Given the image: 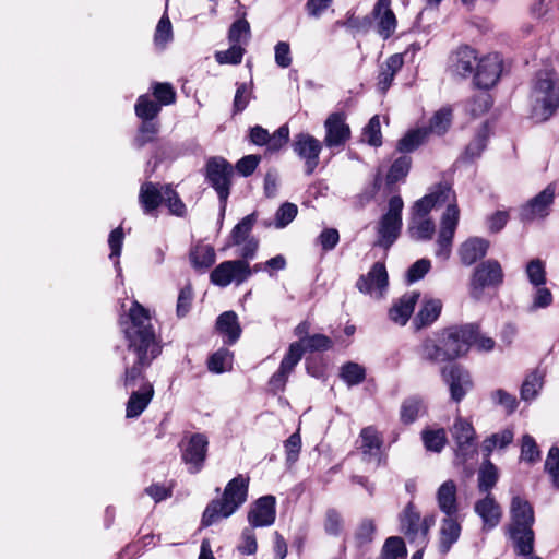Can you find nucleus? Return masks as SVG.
Here are the masks:
<instances>
[{"mask_svg":"<svg viewBox=\"0 0 559 559\" xmlns=\"http://www.w3.org/2000/svg\"><path fill=\"white\" fill-rule=\"evenodd\" d=\"M424 411L423 400L417 396L406 399L401 406V420L409 425L414 423Z\"/></svg>","mask_w":559,"mask_h":559,"instance_id":"obj_52","label":"nucleus"},{"mask_svg":"<svg viewBox=\"0 0 559 559\" xmlns=\"http://www.w3.org/2000/svg\"><path fill=\"white\" fill-rule=\"evenodd\" d=\"M389 283L384 263L376 262L366 275H361L356 286L360 293L381 297Z\"/></svg>","mask_w":559,"mask_h":559,"instance_id":"obj_19","label":"nucleus"},{"mask_svg":"<svg viewBox=\"0 0 559 559\" xmlns=\"http://www.w3.org/2000/svg\"><path fill=\"white\" fill-rule=\"evenodd\" d=\"M407 550L402 537H389L381 550L380 559H406Z\"/></svg>","mask_w":559,"mask_h":559,"instance_id":"obj_50","label":"nucleus"},{"mask_svg":"<svg viewBox=\"0 0 559 559\" xmlns=\"http://www.w3.org/2000/svg\"><path fill=\"white\" fill-rule=\"evenodd\" d=\"M372 13L378 21V34L383 39L390 38L394 34L397 25L396 16L391 9V0H378Z\"/></svg>","mask_w":559,"mask_h":559,"instance_id":"obj_25","label":"nucleus"},{"mask_svg":"<svg viewBox=\"0 0 559 559\" xmlns=\"http://www.w3.org/2000/svg\"><path fill=\"white\" fill-rule=\"evenodd\" d=\"M511 521L508 528L531 527L535 522L532 504L520 496H514L510 504Z\"/></svg>","mask_w":559,"mask_h":559,"instance_id":"obj_24","label":"nucleus"},{"mask_svg":"<svg viewBox=\"0 0 559 559\" xmlns=\"http://www.w3.org/2000/svg\"><path fill=\"white\" fill-rule=\"evenodd\" d=\"M245 48L237 44H230V47L224 51L215 53V60L219 64H239L245 55Z\"/></svg>","mask_w":559,"mask_h":559,"instance_id":"obj_59","label":"nucleus"},{"mask_svg":"<svg viewBox=\"0 0 559 559\" xmlns=\"http://www.w3.org/2000/svg\"><path fill=\"white\" fill-rule=\"evenodd\" d=\"M254 527H246L241 532L240 543L237 546V550L241 555H254L258 550L257 536L253 531Z\"/></svg>","mask_w":559,"mask_h":559,"instance_id":"obj_62","label":"nucleus"},{"mask_svg":"<svg viewBox=\"0 0 559 559\" xmlns=\"http://www.w3.org/2000/svg\"><path fill=\"white\" fill-rule=\"evenodd\" d=\"M251 276L249 263L245 260L224 261L211 273L210 278L214 285L226 287L231 282L237 285L246 282Z\"/></svg>","mask_w":559,"mask_h":559,"instance_id":"obj_12","label":"nucleus"},{"mask_svg":"<svg viewBox=\"0 0 559 559\" xmlns=\"http://www.w3.org/2000/svg\"><path fill=\"white\" fill-rule=\"evenodd\" d=\"M293 344L299 345L300 359L306 352H324L331 349L333 346V342L329 336L319 333L304 337L302 342H294Z\"/></svg>","mask_w":559,"mask_h":559,"instance_id":"obj_43","label":"nucleus"},{"mask_svg":"<svg viewBox=\"0 0 559 559\" xmlns=\"http://www.w3.org/2000/svg\"><path fill=\"white\" fill-rule=\"evenodd\" d=\"M478 56L475 49L469 46L459 47L450 57V71L457 76H474Z\"/></svg>","mask_w":559,"mask_h":559,"instance_id":"obj_21","label":"nucleus"},{"mask_svg":"<svg viewBox=\"0 0 559 559\" xmlns=\"http://www.w3.org/2000/svg\"><path fill=\"white\" fill-rule=\"evenodd\" d=\"M135 115L142 121H154L162 107L158 103L152 100L147 95H141L135 104Z\"/></svg>","mask_w":559,"mask_h":559,"instance_id":"obj_48","label":"nucleus"},{"mask_svg":"<svg viewBox=\"0 0 559 559\" xmlns=\"http://www.w3.org/2000/svg\"><path fill=\"white\" fill-rule=\"evenodd\" d=\"M428 140V129L425 127L409 130L399 140L396 150L400 153L408 154L417 150Z\"/></svg>","mask_w":559,"mask_h":559,"instance_id":"obj_40","label":"nucleus"},{"mask_svg":"<svg viewBox=\"0 0 559 559\" xmlns=\"http://www.w3.org/2000/svg\"><path fill=\"white\" fill-rule=\"evenodd\" d=\"M403 63L404 60L402 55L395 53L390 56L385 60V62L380 67L377 83L380 92L385 93L390 88L395 78V74L401 70Z\"/></svg>","mask_w":559,"mask_h":559,"instance_id":"obj_34","label":"nucleus"},{"mask_svg":"<svg viewBox=\"0 0 559 559\" xmlns=\"http://www.w3.org/2000/svg\"><path fill=\"white\" fill-rule=\"evenodd\" d=\"M462 532V519L460 515L444 516L439 526L438 550L447 555L459 540Z\"/></svg>","mask_w":559,"mask_h":559,"instance_id":"obj_22","label":"nucleus"},{"mask_svg":"<svg viewBox=\"0 0 559 559\" xmlns=\"http://www.w3.org/2000/svg\"><path fill=\"white\" fill-rule=\"evenodd\" d=\"M294 153L305 163V174L311 176L320 163L323 143L309 133L300 132L293 141Z\"/></svg>","mask_w":559,"mask_h":559,"instance_id":"obj_11","label":"nucleus"},{"mask_svg":"<svg viewBox=\"0 0 559 559\" xmlns=\"http://www.w3.org/2000/svg\"><path fill=\"white\" fill-rule=\"evenodd\" d=\"M154 396L152 383H144L138 390H131L126 404V417L138 418L148 406Z\"/></svg>","mask_w":559,"mask_h":559,"instance_id":"obj_26","label":"nucleus"},{"mask_svg":"<svg viewBox=\"0 0 559 559\" xmlns=\"http://www.w3.org/2000/svg\"><path fill=\"white\" fill-rule=\"evenodd\" d=\"M514 439V431L512 428H506L499 432L492 433L487 437L481 445L484 456L490 457L491 453L496 449H504L510 443H512Z\"/></svg>","mask_w":559,"mask_h":559,"instance_id":"obj_41","label":"nucleus"},{"mask_svg":"<svg viewBox=\"0 0 559 559\" xmlns=\"http://www.w3.org/2000/svg\"><path fill=\"white\" fill-rule=\"evenodd\" d=\"M376 534V524L371 519H364L357 526L354 538L356 546L362 548L372 543Z\"/></svg>","mask_w":559,"mask_h":559,"instance_id":"obj_54","label":"nucleus"},{"mask_svg":"<svg viewBox=\"0 0 559 559\" xmlns=\"http://www.w3.org/2000/svg\"><path fill=\"white\" fill-rule=\"evenodd\" d=\"M323 527L328 535L334 537L340 536L344 530L342 513L335 508H329L324 514Z\"/></svg>","mask_w":559,"mask_h":559,"instance_id":"obj_51","label":"nucleus"},{"mask_svg":"<svg viewBox=\"0 0 559 559\" xmlns=\"http://www.w3.org/2000/svg\"><path fill=\"white\" fill-rule=\"evenodd\" d=\"M432 524L433 518L426 516L421 519L413 502H409L400 514L401 532L409 543L416 544V546L426 547L428 532Z\"/></svg>","mask_w":559,"mask_h":559,"instance_id":"obj_8","label":"nucleus"},{"mask_svg":"<svg viewBox=\"0 0 559 559\" xmlns=\"http://www.w3.org/2000/svg\"><path fill=\"white\" fill-rule=\"evenodd\" d=\"M341 378L349 386L361 383L366 378L365 368L356 362H347L341 368Z\"/></svg>","mask_w":559,"mask_h":559,"instance_id":"obj_56","label":"nucleus"},{"mask_svg":"<svg viewBox=\"0 0 559 559\" xmlns=\"http://www.w3.org/2000/svg\"><path fill=\"white\" fill-rule=\"evenodd\" d=\"M403 209L404 201L401 195L395 194L389 199L386 211L377 225L378 239L376 246L388 250L396 241L403 226Z\"/></svg>","mask_w":559,"mask_h":559,"instance_id":"obj_5","label":"nucleus"},{"mask_svg":"<svg viewBox=\"0 0 559 559\" xmlns=\"http://www.w3.org/2000/svg\"><path fill=\"white\" fill-rule=\"evenodd\" d=\"M525 272L532 285L542 286L546 283L545 263L540 259L531 260Z\"/></svg>","mask_w":559,"mask_h":559,"instance_id":"obj_60","label":"nucleus"},{"mask_svg":"<svg viewBox=\"0 0 559 559\" xmlns=\"http://www.w3.org/2000/svg\"><path fill=\"white\" fill-rule=\"evenodd\" d=\"M498 479L499 471L497 466L489 460V457L485 456L477 474V488L479 492L491 495V490L498 483Z\"/></svg>","mask_w":559,"mask_h":559,"instance_id":"obj_35","label":"nucleus"},{"mask_svg":"<svg viewBox=\"0 0 559 559\" xmlns=\"http://www.w3.org/2000/svg\"><path fill=\"white\" fill-rule=\"evenodd\" d=\"M362 141L374 147L382 145V133L379 116H373L364 128Z\"/></svg>","mask_w":559,"mask_h":559,"instance_id":"obj_57","label":"nucleus"},{"mask_svg":"<svg viewBox=\"0 0 559 559\" xmlns=\"http://www.w3.org/2000/svg\"><path fill=\"white\" fill-rule=\"evenodd\" d=\"M504 274L497 260H486L474 270L471 280V296L478 300L486 287H498L503 283Z\"/></svg>","mask_w":559,"mask_h":559,"instance_id":"obj_9","label":"nucleus"},{"mask_svg":"<svg viewBox=\"0 0 559 559\" xmlns=\"http://www.w3.org/2000/svg\"><path fill=\"white\" fill-rule=\"evenodd\" d=\"M508 533L518 556H528L533 554L535 540L533 528H508Z\"/></svg>","mask_w":559,"mask_h":559,"instance_id":"obj_32","label":"nucleus"},{"mask_svg":"<svg viewBox=\"0 0 559 559\" xmlns=\"http://www.w3.org/2000/svg\"><path fill=\"white\" fill-rule=\"evenodd\" d=\"M359 438L361 441L360 449L364 454H376L382 447V439L373 426L361 429Z\"/></svg>","mask_w":559,"mask_h":559,"instance_id":"obj_47","label":"nucleus"},{"mask_svg":"<svg viewBox=\"0 0 559 559\" xmlns=\"http://www.w3.org/2000/svg\"><path fill=\"white\" fill-rule=\"evenodd\" d=\"M233 175L234 168L225 158L215 156L207 159L205 165V179L216 191L223 212L226 209L227 200L230 194Z\"/></svg>","mask_w":559,"mask_h":559,"instance_id":"obj_7","label":"nucleus"},{"mask_svg":"<svg viewBox=\"0 0 559 559\" xmlns=\"http://www.w3.org/2000/svg\"><path fill=\"white\" fill-rule=\"evenodd\" d=\"M441 374L449 385L451 399L456 403L461 402L473 388L469 372L460 365H450L442 368Z\"/></svg>","mask_w":559,"mask_h":559,"instance_id":"obj_17","label":"nucleus"},{"mask_svg":"<svg viewBox=\"0 0 559 559\" xmlns=\"http://www.w3.org/2000/svg\"><path fill=\"white\" fill-rule=\"evenodd\" d=\"M478 324L467 323L450 326L440 333V343L449 360L465 355L477 336Z\"/></svg>","mask_w":559,"mask_h":559,"instance_id":"obj_6","label":"nucleus"},{"mask_svg":"<svg viewBox=\"0 0 559 559\" xmlns=\"http://www.w3.org/2000/svg\"><path fill=\"white\" fill-rule=\"evenodd\" d=\"M492 105L491 96L487 93H480L472 97L466 104V110L473 117H479L486 114Z\"/></svg>","mask_w":559,"mask_h":559,"instance_id":"obj_58","label":"nucleus"},{"mask_svg":"<svg viewBox=\"0 0 559 559\" xmlns=\"http://www.w3.org/2000/svg\"><path fill=\"white\" fill-rule=\"evenodd\" d=\"M216 330L227 337L226 343L234 344L241 335V328L235 311H225L216 320Z\"/></svg>","mask_w":559,"mask_h":559,"instance_id":"obj_33","label":"nucleus"},{"mask_svg":"<svg viewBox=\"0 0 559 559\" xmlns=\"http://www.w3.org/2000/svg\"><path fill=\"white\" fill-rule=\"evenodd\" d=\"M300 361V349L298 344H290L287 353L283 357L280 368L269 380V389L274 394L283 392L289 376Z\"/></svg>","mask_w":559,"mask_h":559,"instance_id":"obj_18","label":"nucleus"},{"mask_svg":"<svg viewBox=\"0 0 559 559\" xmlns=\"http://www.w3.org/2000/svg\"><path fill=\"white\" fill-rule=\"evenodd\" d=\"M436 231V225L432 218L409 217L407 233L413 240H431Z\"/></svg>","mask_w":559,"mask_h":559,"instance_id":"obj_37","label":"nucleus"},{"mask_svg":"<svg viewBox=\"0 0 559 559\" xmlns=\"http://www.w3.org/2000/svg\"><path fill=\"white\" fill-rule=\"evenodd\" d=\"M475 513L480 518L483 531H491L499 525L502 518L501 506L492 495H486L474 504Z\"/></svg>","mask_w":559,"mask_h":559,"instance_id":"obj_23","label":"nucleus"},{"mask_svg":"<svg viewBox=\"0 0 559 559\" xmlns=\"http://www.w3.org/2000/svg\"><path fill=\"white\" fill-rule=\"evenodd\" d=\"M325 135L323 144L328 148H343L350 139L352 131L342 111L332 112L324 121Z\"/></svg>","mask_w":559,"mask_h":559,"instance_id":"obj_14","label":"nucleus"},{"mask_svg":"<svg viewBox=\"0 0 559 559\" xmlns=\"http://www.w3.org/2000/svg\"><path fill=\"white\" fill-rule=\"evenodd\" d=\"M158 132L159 123L157 121H142L132 141L133 147L141 150L146 144L153 143Z\"/></svg>","mask_w":559,"mask_h":559,"instance_id":"obj_44","label":"nucleus"},{"mask_svg":"<svg viewBox=\"0 0 559 559\" xmlns=\"http://www.w3.org/2000/svg\"><path fill=\"white\" fill-rule=\"evenodd\" d=\"M489 242L483 238L474 237L464 241L459 249L461 262L472 265L487 253Z\"/></svg>","mask_w":559,"mask_h":559,"instance_id":"obj_31","label":"nucleus"},{"mask_svg":"<svg viewBox=\"0 0 559 559\" xmlns=\"http://www.w3.org/2000/svg\"><path fill=\"white\" fill-rule=\"evenodd\" d=\"M421 441L428 452L440 453L448 443L444 428L427 427L420 432Z\"/></svg>","mask_w":559,"mask_h":559,"instance_id":"obj_39","label":"nucleus"},{"mask_svg":"<svg viewBox=\"0 0 559 559\" xmlns=\"http://www.w3.org/2000/svg\"><path fill=\"white\" fill-rule=\"evenodd\" d=\"M457 488L456 484L449 479L440 485L437 490L436 499L438 503V508L444 516L449 515H459V504H457Z\"/></svg>","mask_w":559,"mask_h":559,"instance_id":"obj_27","label":"nucleus"},{"mask_svg":"<svg viewBox=\"0 0 559 559\" xmlns=\"http://www.w3.org/2000/svg\"><path fill=\"white\" fill-rule=\"evenodd\" d=\"M249 477L238 475L227 483L222 498L213 499L206 506L201 524L204 527L211 526L221 519L233 515L248 498Z\"/></svg>","mask_w":559,"mask_h":559,"instance_id":"obj_4","label":"nucleus"},{"mask_svg":"<svg viewBox=\"0 0 559 559\" xmlns=\"http://www.w3.org/2000/svg\"><path fill=\"white\" fill-rule=\"evenodd\" d=\"M275 497L263 496L259 498L248 512V522L252 527L270 526L276 518Z\"/></svg>","mask_w":559,"mask_h":559,"instance_id":"obj_20","label":"nucleus"},{"mask_svg":"<svg viewBox=\"0 0 559 559\" xmlns=\"http://www.w3.org/2000/svg\"><path fill=\"white\" fill-rule=\"evenodd\" d=\"M251 36L249 22L245 16L236 20L229 27L228 40L230 44L246 45Z\"/></svg>","mask_w":559,"mask_h":559,"instance_id":"obj_49","label":"nucleus"},{"mask_svg":"<svg viewBox=\"0 0 559 559\" xmlns=\"http://www.w3.org/2000/svg\"><path fill=\"white\" fill-rule=\"evenodd\" d=\"M298 213V207L294 203L286 202L282 204L275 213V227L284 228L294 221Z\"/></svg>","mask_w":559,"mask_h":559,"instance_id":"obj_63","label":"nucleus"},{"mask_svg":"<svg viewBox=\"0 0 559 559\" xmlns=\"http://www.w3.org/2000/svg\"><path fill=\"white\" fill-rule=\"evenodd\" d=\"M532 117L543 122L559 109V75L554 70L536 73L531 91Z\"/></svg>","mask_w":559,"mask_h":559,"instance_id":"obj_3","label":"nucleus"},{"mask_svg":"<svg viewBox=\"0 0 559 559\" xmlns=\"http://www.w3.org/2000/svg\"><path fill=\"white\" fill-rule=\"evenodd\" d=\"M257 222L255 213L245 216L231 230L228 246H239L250 239V233Z\"/></svg>","mask_w":559,"mask_h":559,"instance_id":"obj_42","label":"nucleus"},{"mask_svg":"<svg viewBox=\"0 0 559 559\" xmlns=\"http://www.w3.org/2000/svg\"><path fill=\"white\" fill-rule=\"evenodd\" d=\"M419 296L420 295L418 292H411L403 295L400 300L390 309V319L400 325H405L414 311Z\"/></svg>","mask_w":559,"mask_h":559,"instance_id":"obj_30","label":"nucleus"},{"mask_svg":"<svg viewBox=\"0 0 559 559\" xmlns=\"http://www.w3.org/2000/svg\"><path fill=\"white\" fill-rule=\"evenodd\" d=\"M411 165L412 158L406 154L396 158L391 165L386 175L388 183H395L399 180L404 179L411 169Z\"/></svg>","mask_w":559,"mask_h":559,"instance_id":"obj_55","label":"nucleus"},{"mask_svg":"<svg viewBox=\"0 0 559 559\" xmlns=\"http://www.w3.org/2000/svg\"><path fill=\"white\" fill-rule=\"evenodd\" d=\"M121 324L128 342V350L132 352L136 359L130 366L124 358V372L120 382L126 391L138 390L144 383H151L146 379L145 370L162 354L163 346L148 310L136 300L132 302L127 319L121 321Z\"/></svg>","mask_w":559,"mask_h":559,"instance_id":"obj_1","label":"nucleus"},{"mask_svg":"<svg viewBox=\"0 0 559 559\" xmlns=\"http://www.w3.org/2000/svg\"><path fill=\"white\" fill-rule=\"evenodd\" d=\"M452 123V109L450 107H442L433 114L430 119L428 129L429 134L442 135L444 134Z\"/></svg>","mask_w":559,"mask_h":559,"instance_id":"obj_45","label":"nucleus"},{"mask_svg":"<svg viewBox=\"0 0 559 559\" xmlns=\"http://www.w3.org/2000/svg\"><path fill=\"white\" fill-rule=\"evenodd\" d=\"M450 431L455 442L456 460L463 464L476 453V431L469 420L460 416L455 418Z\"/></svg>","mask_w":559,"mask_h":559,"instance_id":"obj_10","label":"nucleus"},{"mask_svg":"<svg viewBox=\"0 0 559 559\" xmlns=\"http://www.w3.org/2000/svg\"><path fill=\"white\" fill-rule=\"evenodd\" d=\"M545 469L549 473L552 484L559 489V448L554 445L549 449Z\"/></svg>","mask_w":559,"mask_h":559,"instance_id":"obj_64","label":"nucleus"},{"mask_svg":"<svg viewBox=\"0 0 559 559\" xmlns=\"http://www.w3.org/2000/svg\"><path fill=\"white\" fill-rule=\"evenodd\" d=\"M416 352L419 358L426 362L438 364L449 361L443 345L440 343V334L424 338Z\"/></svg>","mask_w":559,"mask_h":559,"instance_id":"obj_29","label":"nucleus"},{"mask_svg":"<svg viewBox=\"0 0 559 559\" xmlns=\"http://www.w3.org/2000/svg\"><path fill=\"white\" fill-rule=\"evenodd\" d=\"M231 360V353L226 348H221L210 356L207 368L211 372L223 373L229 369Z\"/></svg>","mask_w":559,"mask_h":559,"instance_id":"obj_53","label":"nucleus"},{"mask_svg":"<svg viewBox=\"0 0 559 559\" xmlns=\"http://www.w3.org/2000/svg\"><path fill=\"white\" fill-rule=\"evenodd\" d=\"M502 72V60L498 53L478 58L474 73V84L478 88L488 90L496 85Z\"/></svg>","mask_w":559,"mask_h":559,"instance_id":"obj_15","label":"nucleus"},{"mask_svg":"<svg viewBox=\"0 0 559 559\" xmlns=\"http://www.w3.org/2000/svg\"><path fill=\"white\" fill-rule=\"evenodd\" d=\"M544 384V373L535 370L531 372L521 386V399L525 402L534 400Z\"/></svg>","mask_w":559,"mask_h":559,"instance_id":"obj_46","label":"nucleus"},{"mask_svg":"<svg viewBox=\"0 0 559 559\" xmlns=\"http://www.w3.org/2000/svg\"><path fill=\"white\" fill-rule=\"evenodd\" d=\"M442 302L440 299L425 300L420 310L416 314L413 323L417 330L432 324L440 316Z\"/></svg>","mask_w":559,"mask_h":559,"instance_id":"obj_38","label":"nucleus"},{"mask_svg":"<svg viewBox=\"0 0 559 559\" xmlns=\"http://www.w3.org/2000/svg\"><path fill=\"white\" fill-rule=\"evenodd\" d=\"M443 204H447V209L440 221L436 255L442 260H448L460 219L456 195L452 188L448 183L437 185L428 194L414 203L411 216L431 218L429 216L431 210Z\"/></svg>","mask_w":559,"mask_h":559,"instance_id":"obj_2","label":"nucleus"},{"mask_svg":"<svg viewBox=\"0 0 559 559\" xmlns=\"http://www.w3.org/2000/svg\"><path fill=\"white\" fill-rule=\"evenodd\" d=\"M209 440L203 433H193L181 448V460L190 474H198L207 456Z\"/></svg>","mask_w":559,"mask_h":559,"instance_id":"obj_13","label":"nucleus"},{"mask_svg":"<svg viewBox=\"0 0 559 559\" xmlns=\"http://www.w3.org/2000/svg\"><path fill=\"white\" fill-rule=\"evenodd\" d=\"M164 201L171 214L183 216L186 214V205L179 198L178 193L169 186H164Z\"/></svg>","mask_w":559,"mask_h":559,"instance_id":"obj_61","label":"nucleus"},{"mask_svg":"<svg viewBox=\"0 0 559 559\" xmlns=\"http://www.w3.org/2000/svg\"><path fill=\"white\" fill-rule=\"evenodd\" d=\"M164 186L145 181L141 185L139 202L145 214H152L164 201Z\"/></svg>","mask_w":559,"mask_h":559,"instance_id":"obj_28","label":"nucleus"},{"mask_svg":"<svg viewBox=\"0 0 559 559\" xmlns=\"http://www.w3.org/2000/svg\"><path fill=\"white\" fill-rule=\"evenodd\" d=\"M555 194L556 185L549 183L542 192L520 209V219L522 222H532L548 216L550 206L555 200Z\"/></svg>","mask_w":559,"mask_h":559,"instance_id":"obj_16","label":"nucleus"},{"mask_svg":"<svg viewBox=\"0 0 559 559\" xmlns=\"http://www.w3.org/2000/svg\"><path fill=\"white\" fill-rule=\"evenodd\" d=\"M215 257L214 248L201 242L193 246L189 253L191 265L201 272L206 271L214 264Z\"/></svg>","mask_w":559,"mask_h":559,"instance_id":"obj_36","label":"nucleus"}]
</instances>
